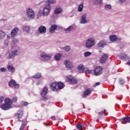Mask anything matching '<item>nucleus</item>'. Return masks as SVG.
Listing matches in <instances>:
<instances>
[{"mask_svg": "<svg viewBox=\"0 0 130 130\" xmlns=\"http://www.w3.org/2000/svg\"><path fill=\"white\" fill-rule=\"evenodd\" d=\"M5 104L2 105L1 106V108L3 110H9L10 108H12V105L13 104V102L12 100L9 99H6L5 100Z\"/></svg>", "mask_w": 130, "mask_h": 130, "instance_id": "f257e3e1", "label": "nucleus"}, {"mask_svg": "<svg viewBox=\"0 0 130 130\" xmlns=\"http://www.w3.org/2000/svg\"><path fill=\"white\" fill-rule=\"evenodd\" d=\"M51 57H52V55L51 54H48L44 52L41 53L40 54V59L43 61L50 60V59H51Z\"/></svg>", "mask_w": 130, "mask_h": 130, "instance_id": "f03ea898", "label": "nucleus"}, {"mask_svg": "<svg viewBox=\"0 0 130 130\" xmlns=\"http://www.w3.org/2000/svg\"><path fill=\"white\" fill-rule=\"evenodd\" d=\"M95 45V39L93 38L88 39L86 42V47L87 48H91Z\"/></svg>", "mask_w": 130, "mask_h": 130, "instance_id": "7ed1b4c3", "label": "nucleus"}, {"mask_svg": "<svg viewBox=\"0 0 130 130\" xmlns=\"http://www.w3.org/2000/svg\"><path fill=\"white\" fill-rule=\"evenodd\" d=\"M23 115H24V111L22 110L18 111L15 114V117L18 119V121H23Z\"/></svg>", "mask_w": 130, "mask_h": 130, "instance_id": "20e7f679", "label": "nucleus"}, {"mask_svg": "<svg viewBox=\"0 0 130 130\" xmlns=\"http://www.w3.org/2000/svg\"><path fill=\"white\" fill-rule=\"evenodd\" d=\"M51 7L50 5L47 4L44 8L43 14L44 16H48L49 15V13L50 12Z\"/></svg>", "mask_w": 130, "mask_h": 130, "instance_id": "39448f33", "label": "nucleus"}, {"mask_svg": "<svg viewBox=\"0 0 130 130\" xmlns=\"http://www.w3.org/2000/svg\"><path fill=\"white\" fill-rule=\"evenodd\" d=\"M103 72V69L102 67L99 66L96 67L94 70V75L95 76H100L102 74Z\"/></svg>", "mask_w": 130, "mask_h": 130, "instance_id": "423d86ee", "label": "nucleus"}, {"mask_svg": "<svg viewBox=\"0 0 130 130\" xmlns=\"http://www.w3.org/2000/svg\"><path fill=\"white\" fill-rule=\"evenodd\" d=\"M9 86L11 88H14V89H19L20 86L19 84H17L15 80H12L9 83Z\"/></svg>", "mask_w": 130, "mask_h": 130, "instance_id": "0eeeda50", "label": "nucleus"}, {"mask_svg": "<svg viewBox=\"0 0 130 130\" xmlns=\"http://www.w3.org/2000/svg\"><path fill=\"white\" fill-rule=\"evenodd\" d=\"M26 14L29 18V19H33V18L35 17V13H34V11L31 9H28L26 11Z\"/></svg>", "mask_w": 130, "mask_h": 130, "instance_id": "6e6552de", "label": "nucleus"}, {"mask_svg": "<svg viewBox=\"0 0 130 130\" xmlns=\"http://www.w3.org/2000/svg\"><path fill=\"white\" fill-rule=\"evenodd\" d=\"M67 80H69L71 85H74V84H77L78 83V80L72 76H67Z\"/></svg>", "mask_w": 130, "mask_h": 130, "instance_id": "1a4fd4ad", "label": "nucleus"}, {"mask_svg": "<svg viewBox=\"0 0 130 130\" xmlns=\"http://www.w3.org/2000/svg\"><path fill=\"white\" fill-rule=\"evenodd\" d=\"M20 52L19 51L15 50L14 51H12L9 53V58H14L16 55H19Z\"/></svg>", "mask_w": 130, "mask_h": 130, "instance_id": "9d476101", "label": "nucleus"}, {"mask_svg": "<svg viewBox=\"0 0 130 130\" xmlns=\"http://www.w3.org/2000/svg\"><path fill=\"white\" fill-rule=\"evenodd\" d=\"M91 93H92V89H91V88L87 89L82 95V98H86V97L90 96Z\"/></svg>", "mask_w": 130, "mask_h": 130, "instance_id": "9b49d317", "label": "nucleus"}, {"mask_svg": "<svg viewBox=\"0 0 130 130\" xmlns=\"http://www.w3.org/2000/svg\"><path fill=\"white\" fill-rule=\"evenodd\" d=\"M87 18V13H84L81 16V19L80 20V24H86L87 23V20L86 18Z\"/></svg>", "mask_w": 130, "mask_h": 130, "instance_id": "f8f14e48", "label": "nucleus"}, {"mask_svg": "<svg viewBox=\"0 0 130 130\" xmlns=\"http://www.w3.org/2000/svg\"><path fill=\"white\" fill-rule=\"evenodd\" d=\"M38 30L40 34H45V33H46V27L43 25H41L39 27Z\"/></svg>", "mask_w": 130, "mask_h": 130, "instance_id": "ddd939ff", "label": "nucleus"}, {"mask_svg": "<svg viewBox=\"0 0 130 130\" xmlns=\"http://www.w3.org/2000/svg\"><path fill=\"white\" fill-rule=\"evenodd\" d=\"M61 12H62V8L59 6H57L54 9V14H55V15H58V14H60Z\"/></svg>", "mask_w": 130, "mask_h": 130, "instance_id": "4468645a", "label": "nucleus"}, {"mask_svg": "<svg viewBox=\"0 0 130 130\" xmlns=\"http://www.w3.org/2000/svg\"><path fill=\"white\" fill-rule=\"evenodd\" d=\"M64 64H65L67 69H72V68H73V64L72 63V62L69 60H66L64 62Z\"/></svg>", "mask_w": 130, "mask_h": 130, "instance_id": "2eb2a0df", "label": "nucleus"}, {"mask_svg": "<svg viewBox=\"0 0 130 130\" xmlns=\"http://www.w3.org/2000/svg\"><path fill=\"white\" fill-rule=\"evenodd\" d=\"M108 59V55H107V54H104L101 58L100 62H101V63H104V62H105V61H106Z\"/></svg>", "mask_w": 130, "mask_h": 130, "instance_id": "dca6fc26", "label": "nucleus"}, {"mask_svg": "<svg viewBox=\"0 0 130 130\" xmlns=\"http://www.w3.org/2000/svg\"><path fill=\"white\" fill-rule=\"evenodd\" d=\"M19 31V28L18 27L14 28L11 32V35L12 37H15L17 36V34H18V32Z\"/></svg>", "mask_w": 130, "mask_h": 130, "instance_id": "f3484780", "label": "nucleus"}, {"mask_svg": "<svg viewBox=\"0 0 130 130\" xmlns=\"http://www.w3.org/2000/svg\"><path fill=\"white\" fill-rule=\"evenodd\" d=\"M121 122H125V123H130V117H125L120 119Z\"/></svg>", "mask_w": 130, "mask_h": 130, "instance_id": "a211bd4d", "label": "nucleus"}, {"mask_svg": "<svg viewBox=\"0 0 130 130\" xmlns=\"http://www.w3.org/2000/svg\"><path fill=\"white\" fill-rule=\"evenodd\" d=\"M47 91H48V89L47 88V87L46 86L44 87L43 89L42 90L41 93L42 97H45L46 96L47 94Z\"/></svg>", "mask_w": 130, "mask_h": 130, "instance_id": "6ab92c4d", "label": "nucleus"}, {"mask_svg": "<svg viewBox=\"0 0 130 130\" xmlns=\"http://www.w3.org/2000/svg\"><path fill=\"white\" fill-rule=\"evenodd\" d=\"M77 69L78 70L79 73H83L85 71V66H84V65L82 64H80L78 65Z\"/></svg>", "mask_w": 130, "mask_h": 130, "instance_id": "aec40b11", "label": "nucleus"}, {"mask_svg": "<svg viewBox=\"0 0 130 130\" xmlns=\"http://www.w3.org/2000/svg\"><path fill=\"white\" fill-rule=\"evenodd\" d=\"M57 28V25L56 24H53L52 25L50 28H49V32L50 33H53L54 31H55V29Z\"/></svg>", "mask_w": 130, "mask_h": 130, "instance_id": "412c9836", "label": "nucleus"}, {"mask_svg": "<svg viewBox=\"0 0 130 130\" xmlns=\"http://www.w3.org/2000/svg\"><path fill=\"white\" fill-rule=\"evenodd\" d=\"M106 44V41L104 40H102L98 44V46H99V47H104V46H105Z\"/></svg>", "mask_w": 130, "mask_h": 130, "instance_id": "4be33fe9", "label": "nucleus"}, {"mask_svg": "<svg viewBox=\"0 0 130 130\" xmlns=\"http://www.w3.org/2000/svg\"><path fill=\"white\" fill-rule=\"evenodd\" d=\"M57 86V82H54L50 85L51 88L53 91H57V90H56Z\"/></svg>", "mask_w": 130, "mask_h": 130, "instance_id": "5701e85b", "label": "nucleus"}, {"mask_svg": "<svg viewBox=\"0 0 130 130\" xmlns=\"http://www.w3.org/2000/svg\"><path fill=\"white\" fill-rule=\"evenodd\" d=\"M7 69L10 73H15L16 69L14 68V66L9 65L7 67Z\"/></svg>", "mask_w": 130, "mask_h": 130, "instance_id": "b1692460", "label": "nucleus"}, {"mask_svg": "<svg viewBox=\"0 0 130 130\" xmlns=\"http://www.w3.org/2000/svg\"><path fill=\"white\" fill-rule=\"evenodd\" d=\"M63 88V83L59 82H57L56 90H59V89H62Z\"/></svg>", "mask_w": 130, "mask_h": 130, "instance_id": "393cba45", "label": "nucleus"}, {"mask_svg": "<svg viewBox=\"0 0 130 130\" xmlns=\"http://www.w3.org/2000/svg\"><path fill=\"white\" fill-rule=\"evenodd\" d=\"M74 30V26L73 25L70 26L68 28L64 29L65 32L66 33H69V32H71V31H73Z\"/></svg>", "mask_w": 130, "mask_h": 130, "instance_id": "a878e982", "label": "nucleus"}, {"mask_svg": "<svg viewBox=\"0 0 130 130\" xmlns=\"http://www.w3.org/2000/svg\"><path fill=\"white\" fill-rule=\"evenodd\" d=\"M5 36H6V32H5L4 31L1 30L0 31V40L4 39Z\"/></svg>", "mask_w": 130, "mask_h": 130, "instance_id": "bb28decb", "label": "nucleus"}, {"mask_svg": "<svg viewBox=\"0 0 130 130\" xmlns=\"http://www.w3.org/2000/svg\"><path fill=\"white\" fill-rule=\"evenodd\" d=\"M120 58L121 59H122V60H127V59H129L128 56L126 55H122L120 56Z\"/></svg>", "mask_w": 130, "mask_h": 130, "instance_id": "cd10ccee", "label": "nucleus"}, {"mask_svg": "<svg viewBox=\"0 0 130 130\" xmlns=\"http://www.w3.org/2000/svg\"><path fill=\"white\" fill-rule=\"evenodd\" d=\"M60 57H61V54L60 53H57L54 56V58L56 60H59L60 59Z\"/></svg>", "mask_w": 130, "mask_h": 130, "instance_id": "c85d7f7f", "label": "nucleus"}, {"mask_svg": "<svg viewBox=\"0 0 130 130\" xmlns=\"http://www.w3.org/2000/svg\"><path fill=\"white\" fill-rule=\"evenodd\" d=\"M47 4H51L52 5H55L56 4V1L55 0H47L46 1Z\"/></svg>", "mask_w": 130, "mask_h": 130, "instance_id": "c756f323", "label": "nucleus"}, {"mask_svg": "<svg viewBox=\"0 0 130 130\" xmlns=\"http://www.w3.org/2000/svg\"><path fill=\"white\" fill-rule=\"evenodd\" d=\"M110 40L112 42L116 41L117 40V37L116 36H111L110 37Z\"/></svg>", "mask_w": 130, "mask_h": 130, "instance_id": "7c9ffc66", "label": "nucleus"}, {"mask_svg": "<svg viewBox=\"0 0 130 130\" xmlns=\"http://www.w3.org/2000/svg\"><path fill=\"white\" fill-rule=\"evenodd\" d=\"M23 29L25 32H30V27L28 25H25L23 27Z\"/></svg>", "mask_w": 130, "mask_h": 130, "instance_id": "2f4dec72", "label": "nucleus"}, {"mask_svg": "<svg viewBox=\"0 0 130 130\" xmlns=\"http://www.w3.org/2000/svg\"><path fill=\"white\" fill-rule=\"evenodd\" d=\"M32 77L34 79H40V78H41V74L37 73L35 75L33 76Z\"/></svg>", "mask_w": 130, "mask_h": 130, "instance_id": "473e14b6", "label": "nucleus"}, {"mask_svg": "<svg viewBox=\"0 0 130 130\" xmlns=\"http://www.w3.org/2000/svg\"><path fill=\"white\" fill-rule=\"evenodd\" d=\"M83 8H84V5L83 4L79 5L78 8V12H82L83 11Z\"/></svg>", "mask_w": 130, "mask_h": 130, "instance_id": "72a5a7b5", "label": "nucleus"}, {"mask_svg": "<svg viewBox=\"0 0 130 130\" xmlns=\"http://www.w3.org/2000/svg\"><path fill=\"white\" fill-rule=\"evenodd\" d=\"M76 127L79 130L83 129V126L81 124V123H78L76 124Z\"/></svg>", "mask_w": 130, "mask_h": 130, "instance_id": "f704fd0d", "label": "nucleus"}, {"mask_svg": "<svg viewBox=\"0 0 130 130\" xmlns=\"http://www.w3.org/2000/svg\"><path fill=\"white\" fill-rule=\"evenodd\" d=\"M91 54H92V53H91L90 52H85L84 53V56L85 57H88V56H90Z\"/></svg>", "mask_w": 130, "mask_h": 130, "instance_id": "c9c22d12", "label": "nucleus"}, {"mask_svg": "<svg viewBox=\"0 0 130 130\" xmlns=\"http://www.w3.org/2000/svg\"><path fill=\"white\" fill-rule=\"evenodd\" d=\"M63 48L66 51H70V50H71V47H70L69 46H66Z\"/></svg>", "mask_w": 130, "mask_h": 130, "instance_id": "e433bc0d", "label": "nucleus"}, {"mask_svg": "<svg viewBox=\"0 0 130 130\" xmlns=\"http://www.w3.org/2000/svg\"><path fill=\"white\" fill-rule=\"evenodd\" d=\"M94 4H96L97 5H100V4H102L103 0H95L94 1Z\"/></svg>", "mask_w": 130, "mask_h": 130, "instance_id": "4c0bfd02", "label": "nucleus"}, {"mask_svg": "<svg viewBox=\"0 0 130 130\" xmlns=\"http://www.w3.org/2000/svg\"><path fill=\"white\" fill-rule=\"evenodd\" d=\"M119 83L120 85H124V80L123 79L120 78L119 80Z\"/></svg>", "mask_w": 130, "mask_h": 130, "instance_id": "58836bf2", "label": "nucleus"}, {"mask_svg": "<svg viewBox=\"0 0 130 130\" xmlns=\"http://www.w3.org/2000/svg\"><path fill=\"white\" fill-rule=\"evenodd\" d=\"M105 8L106 10H111V5H106L105 6Z\"/></svg>", "mask_w": 130, "mask_h": 130, "instance_id": "ea45409f", "label": "nucleus"}, {"mask_svg": "<svg viewBox=\"0 0 130 130\" xmlns=\"http://www.w3.org/2000/svg\"><path fill=\"white\" fill-rule=\"evenodd\" d=\"M0 71L2 73H6V72H7V69L5 68H1Z\"/></svg>", "mask_w": 130, "mask_h": 130, "instance_id": "a19ab883", "label": "nucleus"}, {"mask_svg": "<svg viewBox=\"0 0 130 130\" xmlns=\"http://www.w3.org/2000/svg\"><path fill=\"white\" fill-rule=\"evenodd\" d=\"M28 103L27 102H22L21 103V105H22V106H27V105H28Z\"/></svg>", "mask_w": 130, "mask_h": 130, "instance_id": "79ce46f5", "label": "nucleus"}, {"mask_svg": "<svg viewBox=\"0 0 130 130\" xmlns=\"http://www.w3.org/2000/svg\"><path fill=\"white\" fill-rule=\"evenodd\" d=\"M17 100H18V98H17V96H14L13 98V102H17Z\"/></svg>", "mask_w": 130, "mask_h": 130, "instance_id": "37998d69", "label": "nucleus"}, {"mask_svg": "<svg viewBox=\"0 0 130 130\" xmlns=\"http://www.w3.org/2000/svg\"><path fill=\"white\" fill-rule=\"evenodd\" d=\"M85 74H92V71L87 70L85 71Z\"/></svg>", "mask_w": 130, "mask_h": 130, "instance_id": "c03bdc74", "label": "nucleus"}, {"mask_svg": "<svg viewBox=\"0 0 130 130\" xmlns=\"http://www.w3.org/2000/svg\"><path fill=\"white\" fill-rule=\"evenodd\" d=\"M4 99H5V98L3 96L0 97V103L4 101Z\"/></svg>", "mask_w": 130, "mask_h": 130, "instance_id": "a18cd8bd", "label": "nucleus"}, {"mask_svg": "<svg viewBox=\"0 0 130 130\" xmlns=\"http://www.w3.org/2000/svg\"><path fill=\"white\" fill-rule=\"evenodd\" d=\"M12 42H13V43H17L18 42V40H17L16 39H14L12 40Z\"/></svg>", "mask_w": 130, "mask_h": 130, "instance_id": "49530a36", "label": "nucleus"}, {"mask_svg": "<svg viewBox=\"0 0 130 130\" xmlns=\"http://www.w3.org/2000/svg\"><path fill=\"white\" fill-rule=\"evenodd\" d=\"M51 119L52 120H56V118H55V116H52L51 117Z\"/></svg>", "mask_w": 130, "mask_h": 130, "instance_id": "de8ad7c7", "label": "nucleus"}, {"mask_svg": "<svg viewBox=\"0 0 130 130\" xmlns=\"http://www.w3.org/2000/svg\"><path fill=\"white\" fill-rule=\"evenodd\" d=\"M106 111V110L105 111H102L101 112L99 113V115H102L103 113H104V112Z\"/></svg>", "mask_w": 130, "mask_h": 130, "instance_id": "09e8293b", "label": "nucleus"}, {"mask_svg": "<svg viewBox=\"0 0 130 130\" xmlns=\"http://www.w3.org/2000/svg\"><path fill=\"white\" fill-rule=\"evenodd\" d=\"M22 126H24L25 127L26 125H27V123L26 122H23L22 125Z\"/></svg>", "mask_w": 130, "mask_h": 130, "instance_id": "8fccbe9b", "label": "nucleus"}, {"mask_svg": "<svg viewBox=\"0 0 130 130\" xmlns=\"http://www.w3.org/2000/svg\"><path fill=\"white\" fill-rule=\"evenodd\" d=\"M24 128H25V126H22V125H21V126H20V129H19V130H23Z\"/></svg>", "mask_w": 130, "mask_h": 130, "instance_id": "3c124183", "label": "nucleus"}, {"mask_svg": "<svg viewBox=\"0 0 130 130\" xmlns=\"http://www.w3.org/2000/svg\"><path fill=\"white\" fill-rule=\"evenodd\" d=\"M99 85H100V82H98L95 83L94 86H99Z\"/></svg>", "mask_w": 130, "mask_h": 130, "instance_id": "603ef678", "label": "nucleus"}, {"mask_svg": "<svg viewBox=\"0 0 130 130\" xmlns=\"http://www.w3.org/2000/svg\"><path fill=\"white\" fill-rule=\"evenodd\" d=\"M126 0H120L119 3L121 4V3H124Z\"/></svg>", "mask_w": 130, "mask_h": 130, "instance_id": "864d4df0", "label": "nucleus"}, {"mask_svg": "<svg viewBox=\"0 0 130 130\" xmlns=\"http://www.w3.org/2000/svg\"><path fill=\"white\" fill-rule=\"evenodd\" d=\"M43 100H44V101H47V100H48V99L47 98H44L43 99Z\"/></svg>", "mask_w": 130, "mask_h": 130, "instance_id": "5fc2aeb1", "label": "nucleus"}, {"mask_svg": "<svg viewBox=\"0 0 130 130\" xmlns=\"http://www.w3.org/2000/svg\"><path fill=\"white\" fill-rule=\"evenodd\" d=\"M126 64H128V66H130V60H129L127 62H126Z\"/></svg>", "mask_w": 130, "mask_h": 130, "instance_id": "6e6d98bb", "label": "nucleus"}, {"mask_svg": "<svg viewBox=\"0 0 130 130\" xmlns=\"http://www.w3.org/2000/svg\"><path fill=\"white\" fill-rule=\"evenodd\" d=\"M7 38H8V39H10V38H11V36L8 35V36H7Z\"/></svg>", "mask_w": 130, "mask_h": 130, "instance_id": "4d7b16f0", "label": "nucleus"}, {"mask_svg": "<svg viewBox=\"0 0 130 130\" xmlns=\"http://www.w3.org/2000/svg\"><path fill=\"white\" fill-rule=\"evenodd\" d=\"M83 108H85V106H83Z\"/></svg>", "mask_w": 130, "mask_h": 130, "instance_id": "13d9d810", "label": "nucleus"}, {"mask_svg": "<svg viewBox=\"0 0 130 130\" xmlns=\"http://www.w3.org/2000/svg\"><path fill=\"white\" fill-rule=\"evenodd\" d=\"M8 42V41H6V42Z\"/></svg>", "mask_w": 130, "mask_h": 130, "instance_id": "bf43d9fd", "label": "nucleus"}, {"mask_svg": "<svg viewBox=\"0 0 130 130\" xmlns=\"http://www.w3.org/2000/svg\"><path fill=\"white\" fill-rule=\"evenodd\" d=\"M7 45H8V43H7Z\"/></svg>", "mask_w": 130, "mask_h": 130, "instance_id": "052dcab7", "label": "nucleus"}]
</instances>
